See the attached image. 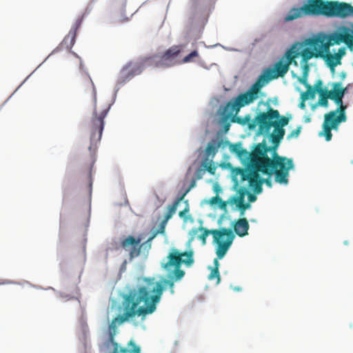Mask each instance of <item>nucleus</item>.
Instances as JSON below:
<instances>
[{
  "mask_svg": "<svg viewBox=\"0 0 353 353\" xmlns=\"http://www.w3.org/2000/svg\"><path fill=\"white\" fill-rule=\"evenodd\" d=\"M235 290H240V288H235Z\"/></svg>",
  "mask_w": 353,
  "mask_h": 353,
  "instance_id": "obj_56",
  "label": "nucleus"
},
{
  "mask_svg": "<svg viewBox=\"0 0 353 353\" xmlns=\"http://www.w3.org/2000/svg\"><path fill=\"white\" fill-rule=\"evenodd\" d=\"M208 171L209 172H210L211 174H214V169H213L211 166H209V167L208 168Z\"/></svg>",
  "mask_w": 353,
  "mask_h": 353,
  "instance_id": "obj_55",
  "label": "nucleus"
},
{
  "mask_svg": "<svg viewBox=\"0 0 353 353\" xmlns=\"http://www.w3.org/2000/svg\"><path fill=\"white\" fill-rule=\"evenodd\" d=\"M254 148L252 152H249L246 149H243L242 151L239 154L237 157L242 161L244 163L247 164L245 169H251L256 168L261 165L260 159H254Z\"/></svg>",
  "mask_w": 353,
  "mask_h": 353,
  "instance_id": "obj_24",
  "label": "nucleus"
},
{
  "mask_svg": "<svg viewBox=\"0 0 353 353\" xmlns=\"http://www.w3.org/2000/svg\"><path fill=\"white\" fill-rule=\"evenodd\" d=\"M263 183V179L261 181V183H258L255 188H253L254 192L256 194H260L262 192V184Z\"/></svg>",
  "mask_w": 353,
  "mask_h": 353,
  "instance_id": "obj_45",
  "label": "nucleus"
},
{
  "mask_svg": "<svg viewBox=\"0 0 353 353\" xmlns=\"http://www.w3.org/2000/svg\"><path fill=\"white\" fill-rule=\"evenodd\" d=\"M344 54V48H340L339 52L334 54H331L330 50L327 51L322 50L321 56L320 58L323 59L326 61L328 66L333 69L338 64L341 63V59Z\"/></svg>",
  "mask_w": 353,
  "mask_h": 353,
  "instance_id": "obj_22",
  "label": "nucleus"
},
{
  "mask_svg": "<svg viewBox=\"0 0 353 353\" xmlns=\"http://www.w3.org/2000/svg\"><path fill=\"white\" fill-rule=\"evenodd\" d=\"M173 274L174 276L172 279H174V281H179L184 276L185 272L181 270L180 268H174Z\"/></svg>",
  "mask_w": 353,
  "mask_h": 353,
  "instance_id": "obj_40",
  "label": "nucleus"
},
{
  "mask_svg": "<svg viewBox=\"0 0 353 353\" xmlns=\"http://www.w3.org/2000/svg\"><path fill=\"white\" fill-rule=\"evenodd\" d=\"M228 203H229V202H228V201H225L221 200V202L219 203V208L221 210H225L227 208Z\"/></svg>",
  "mask_w": 353,
  "mask_h": 353,
  "instance_id": "obj_49",
  "label": "nucleus"
},
{
  "mask_svg": "<svg viewBox=\"0 0 353 353\" xmlns=\"http://www.w3.org/2000/svg\"><path fill=\"white\" fill-rule=\"evenodd\" d=\"M110 109L108 106L103 109L99 114L97 112L96 108L93 113V117L90 123V145L89 150L91 151L92 148L95 150L97 143L101 141L102 132L104 128V119L106 117Z\"/></svg>",
  "mask_w": 353,
  "mask_h": 353,
  "instance_id": "obj_9",
  "label": "nucleus"
},
{
  "mask_svg": "<svg viewBox=\"0 0 353 353\" xmlns=\"http://www.w3.org/2000/svg\"><path fill=\"white\" fill-rule=\"evenodd\" d=\"M168 221L163 219V220L161 222V223L159 225V228L157 230L154 231L152 232V234L151 236L146 241V243H148L150 241H152L158 234H164L165 226L167 225Z\"/></svg>",
  "mask_w": 353,
  "mask_h": 353,
  "instance_id": "obj_34",
  "label": "nucleus"
},
{
  "mask_svg": "<svg viewBox=\"0 0 353 353\" xmlns=\"http://www.w3.org/2000/svg\"><path fill=\"white\" fill-rule=\"evenodd\" d=\"M81 23V18H78L76 20L70 32L62 41L61 44L62 47H65L67 49H71L72 48L75 43L77 30L80 28Z\"/></svg>",
  "mask_w": 353,
  "mask_h": 353,
  "instance_id": "obj_23",
  "label": "nucleus"
},
{
  "mask_svg": "<svg viewBox=\"0 0 353 353\" xmlns=\"http://www.w3.org/2000/svg\"><path fill=\"white\" fill-rule=\"evenodd\" d=\"M219 146V143H209L205 149L206 155L213 157L217 153Z\"/></svg>",
  "mask_w": 353,
  "mask_h": 353,
  "instance_id": "obj_35",
  "label": "nucleus"
},
{
  "mask_svg": "<svg viewBox=\"0 0 353 353\" xmlns=\"http://www.w3.org/2000/svg\"><path fill=\"white\" fill-rule=\"evenodd\" d=\"M347 106L345 105H341L339 106V108L335 110L334 111H337V114L339 115H343L344 119L347 120V116L345 114V110H346Z\"/></svg>",
  "mask_w": 353,
  "mask_h": 353,
  "instance_id": "obj_44",
  "label": "nucleus"
},
{
  "mask_svg": "<svg viewBox=\"0 0 353 353\" xmlns=\"http://www.w3.org/2000/svg\"><path fill=\"white\" fill-rule=\"evenodd\" d=\"M328 1L307 0L300 8H292L285 17V21H290L304 16H324L326 15Z\"/></svg>",
  "mask_w": 353,
  "mask_h": 353,
  "instance_id": "obj_7",
  "label": "nucleus"
},
{
  "mask_svg": "<svg viewBox=\"0 0 353 353\" xmlns=\"http://www.w3.org/2000/svg\"><path fill=\"white\" fill-rule=\"evenodd\" d=\"M280 117L279 112L269 107L266 112H259L255 117L254 121L249 124V129L254 130L256 125H259L258 134H269L271 128L274 129L283 128L289 122L288 118L281 117L279 121H274Z\"/></svg>",
  "mask_w": 353,
  "mask_h": 353,
  "instance_id": "obj_5",
  "label": "nucleus"
},
{
  "mask_svg": "<svg viewBox=\"0 0 353 353\" xmlns=\"http://www.w3.org/2000/svg\"><path fill=\"white\" fill-rule=\"evenodd\" d=\"M263 183H265L268 187H270V188L272 187V181L270 179H263Z\"/></svg>",
  "mask_w": 353,
  "mask_h": 353,
  "instance_id": "obj_51",
  "label": "nucleus"
},
{
  "mask_svg": "<svg viewBox=\"0 0 353 353\" xmlns=\"http://www.w3.org/2000/svg\"><path fill=\"white\" fill-rule=\"evenodd\" d=\"M248 199L250 202H254L256 199V196L254 194L248 193Z\"/></svg>",
  "mask_w": 353,
  "mask_h": 353,
  "instance_id": "obj_50",
  "label": "nucleus"
},
{
  "mask_svg": "<svg viewBox=\"0 0 353 353\" xmlns=\"http://www.w3.org/2000/svg\"><path fill=\"white\" fill-rule=\"evenodd\" d=\"M350 16H353V6L350 4L338 1H328L326 17L345 19Z\"/></svg>",
  "mask_w": 353,
  "mask_h": 353,
  "instance_id": "obj_15",
  "label": "nucleus"
},
{
  "mask_svg": "<svg viewBox=\"0 0 353 353\" xmlns=\"http://www.w3.org/2000/svg\"><path fill=\"white\" fill-rule=\"evenodd\" d=\"M299 82L303 84L306 88H307L308 85H310V84L307 83V76L306 75H305L303 77L300 78L299 79Z\"/></svg>",
  "mask_w": 353,
  "mask_h": 353,
  "instance_id": "obj_47",
  "label": "nucleus"
},
{
  "mask_svg": "<svg viewBox=\"0 0 353 353\" xmlns=\"http://www.w3.org/2000/svg\"><path fill=\"white\" fill-rule=\"evenodd\" d=\"M305 101H303L301 100V102L299 104V108H301V109H305Z\"/></svg>",
  "mask_w": 353,
  "mask_h": 353,
  "instance_id": "obj_53",
  "label": "nucleus"
},
{
  "mask_svg": "<svg viewBox=\"0 0 353 353\" xmlns=\"http://www.w3.org/2000/svg\"><path fill=\"white\" fill-rule=\"evenodd\" d=\"M279 145L268 146L265 139L254 145V159H260L261 165L274 172L275 181L281 184L288 183L289 171L294 168L292 159L279 155Z\"/></svg>",
  "mask_w": 353,
  "mask_h": 353,
  "instance_id": "obj_3",
  "label": "nucleus"
},
{
  "mask_svg": "<svg viewBox=\"0 0 353 353\" xmlns=\"http://www.w3.org/2000/svg\"><path fill=\"white\" fill-rule=\"evenodd\" d=\"M263 82L266 85L268 83H269L271 80L277 79L279 75H277V73L274 68H268L266 69L262 74H261L259 77Z\"/></svg>",
  "mask_w": 353,
  "mask_h": 353,
  "instance_id": "obj_29",
  "label": "nucleus"
},
{
  "mask_svg": "<svg viewBox=\"0 0 353 353\" xmlns=\"http://www.w3.org/2000/svg\"><path fill=\"white\" fill-rule=\"evenodd\" d=\"M181 48L182 46H173L161 56L157 54L150 56L152 68H167L179 63L177 58L181 52Z\"/></svg>",
  "mask_w": 353,
  "mask_h": 353,
  "instance_id": "obj_10",
  "label": "nucleus"
},
{
  "mask_svg": "<svg viewBox=\"0 0 353 353\" xmlns=\"http://www.w3.org/2000/svg\"><path fill=\"white\" fill-rule=\"evenodd\" d=\"M265 85L259 77L247 92L232 99L226 103L224 107V113L228 116H231L234 113L238 114L241 108L249 105L258 98L259 91Z\"/></svg>",
  "mask_w": 353,
  "mask_h": 353,
  "instance_id": "obj_6",
  "label": "nucleus"
},
{
  "mask_svg": "<svg viewBox=\"0 0 353 353\" xmlns=\"http://www.w3.org/2000/svg\"><path fill=\"white\" fill-rule=\"evenodd\" d=\"M279 145L268 146L265 139L254 145V159H260L261 165L274 172L275 181L281 184L288 183L289 171L294 168L292 159L279 155Z\"/></svg>",
  "mask_w": 353,
  "mask_h": 353,
  "instance_id": "obj_2",
  "label": "nucleus"
},
{
  "mask_svg": "<svg viewBox=\"0 0 353 353\" xmlns=\"http://www.w3.org/2000/svg\"><path fill=\"white\" fill-rule=\"evenodd\" d=\"M185 196V194L181 196V197L176 199L174 202L172 204L168 206V211L166 212L164 219L169 221L172 216L175 214L177 206L179 203L182 201Z\"/></svg>",
  "mask_w": 353,
  "mask_h": 353,
  "instance_id": "obj_32",
  "label": "nucleus"
},
{
  "mask_svg": "<svg viewBox=\"0 0 353 353\" xmlns=\"http://www.w3.org/2000/svg\"><path fill=\"white\" fill-rule=\"evenodd\" d=\"M285 58H282L274 65V69L279 77H283L288 71L290 65L294 63L297 65V62L293 59V57L288 51Z\"/></svg>",
  "mask_w": 353,
  "mask_h": 353,
  "instance_id": "obj_21",
  "label": "nucleus"
},
{
  "mask_svg": "<svg viewBox=\"0 0 353 353\" xmlns=\"http://www.w3.org/2000/svg\"><path fill=\"white\" fill-rule=\"evenodd\" d=\"M168 261L162 264V267L168 270L171 267L181 268L182 263L190 267L194 263L193 251L181 252L179 250L172 248L168 256Z\"/></svg>",
  "mask_w": 353,
  "mask_h": 353,
  "instance_id": "obj_13",
  "label": "nucleus"
},
{
  "mask_svg": "<svg viewBox=\"0 0 353 353\" xmlns=\"http://www.w3.org/2000/svg\"><path fill=\"white\" fill-rule=\"evenodd\" d=\"M195 185H196V181H195V180H192V181H191V183H190V187H189L188 190L186 191V192H188L191 188H194V187L195 186Z\"/></svg>",
  "mask_w": 353,
  "mask_h": 353,
  "instance_id": "obj_52",
  "label": "nucleus"
},
{
  "mask_svg": "<svg viewBox=\"0 0 353 353\" xmlns=\"http://www.w3.org/2000/svg\"><path fill=\"white\" fill-rule=\"evenodd\" d=\"M230 150L232 153L235 154L236 156L239 155V154L242 151L243 149L242 147L241 143H232L230 145Z\"/></svg>",
  "mask_w": 353,
  "mask_h": 353,
  "instance_id": "obj_39",
  "label": "nucleus"
},
{
  "mask_svg": "<svg viewBox=\"0 0 353 353\" xmlns=\"http://www.w3.org/2000/svg\"><path fill=\"white\" fill-rule=\"evenodd\" d=\"M301 129H302V126L299 125L295 130H293L290 133H289L288 134L287 139H291L297 138L301 133Z\"/></svg>",
  "mask_w": 353,
  "mask_h": 353,
  "instance_id": "obj_41",
  "label": "nucleus"
},
{
  "mask_svg": "<svg viewBox=\"0 0 353 353\" xmlns=\"http://www.w3.org/2000/svg\"><path fill=\"white\" fill-rule=\"evenodd\" d=\"M339 32L343 43L349 47H353V26L352 27L341 26Z\"/></svg>",
  "mask_w": 353,
  "mask_h": 353,
  "instance_id": "obj_26",
  "label": "nucleus"
},
{
  "mask_svg": "<svg viewBox=\"0 0 353 353\" xmlns=\"http://www.w3.org/2000/svg\"><path fill=\"white\" fill-rule=\"evenodd\" d=\"M340 36L339 31L331 35L320 34L313 38L312 43L316 47L321 48V50H324L327 51L330 50V46L343 43Z\"/></svg>",
  "mask_w": 353,
  "mask_h": 353,
  "instance_id": "obj_16",
  "label": "nucleus"
},
{
  "mask_svg": "<svg viewBox=\"0 0 353 353\" xmlns=\"http://www.w3.org/2000/svg\"><path fill=\"white\" fill-rule=\"evenodd\" d=\"M164 285L169 286L172 294L174 293V281L171 279H162L157 281L154 278L143 279L141 284L130 290L123 297L122 305L124 312L112 320L110 327L115 328L117 323L122 324L136 315L140 316L153 313L161 300Z\"/></svg>",
  "mask_w": 353,
  "mask_h": 353,
  "instance_id": "obj_1",
  "label": "nucleus"
},
{
  "mask_svg": "<svg viewBox=\"0 0 353 353\" xmlns=\"http://www.w3.org/2000/svg\"><path fill=\"white\" fill-rule=\"evenodd\" d=\"M185 203H186L185 208H184V210H183L182 211H180L179 212V216L181 219H183L185 221H188V217H187L186 214L190 211V207H189V204L188 203V201H185Z\"/></svg>",
  "mask_w": 353,
  "mask_h": 353,
  "instance_id": "obj_42",
  "label": "nucleus"
},
{
  "mask_svg": "<svg viewBox=\"0 0 353 353\" xmlns=\"http://www.w3.org/2000/svg\"><path fill=\"white\" fill-rule=\"evenodd\" d=\"M320 94V98L319 100V105L327 108L328 106V99H331V97L330 96L328 93V90L325 91L324 92H322Z\"/></svg>",
  "mask_w": 353,
  "mask_h": 353,
  "instance_id": "obj_37",
  "label": "nucleus"
},
{
  "mask_svg": "<svg viewBox=\"0 0 353 353\" xmlns=\"http://www.w3.org/2000/svg\"><path fill=\"white\" fill-rule=\"evenodd\" d=\"M345 121H346L344 119L343 115L337 114V111L329 112L324 115L323 131L320 132L319 135H323L325 140L330 141L332 137V130H337L339 125Z\"/></svg>",
  "mask_w": 353,
  "mask_h": 353,
  "instance_id": "obj_14",
  "label": "nucleus"
},
{
  "mask_svg": "<svg viewBox=\"0 0 353 353\" xmlns=\"http://www.w3.org/2000/svg\"><path fill=\"white\" fill-rule=\"evenodd\" d=\"M237 193V196H230L228 199V202L231 205L235 204L236 208L241 211V215H243L245 210L250 206V203H246L245 202V196L248 192L246 188L241 187L239 188Z\"/></svg>",
  "mask_w": 353,
  "mask_h": 353,
  "instance_id": "obj_19",
  "label": "nucleus"
},
{
  "mask_svg": "<svg viewBox=\"0 0 353 353\" xmlns=\"http://www.w3.org/2000/svg\"><path fill=\"white\" fill-rule=\"evenodd\" d=\"M259 172L268 175L274 174V172H272L270 170L261 165L251 169L237 168L236 170V174L240 176L241 181L243 182L248 181V186L252 189L255 188L258 183H261L263 179H261Z\"/></svg>",
  "mask_w": 353,
  "mask_h": 353,
  "instance_id": "obj_11",
  "label": "nucleus"
},
{
  "mask_svg": "<svg viewBox=\"0 0 353 353\" xmlns=\"http://www.w3.org/2000/svg\"><path fill=\"white\" fill-rule=\"evenodd\" d=\"M209 234L213 236L214 242L216 243V254L219 259H223L230 248L235 237L230 228H221L219 230H208L202 226L193 228L188 232V244L196 239L201 241L203 245L206 244V239Z\"/></svg>",
  "mask_w": 353,
  "mask_h": 353,
  "instance_id": "obj_4",
  "label": "nucleus"
},
{
  "mask_svg": "<svg viewBox=\"0 0 353 353\" xmlns=\"http://www.w3.org/2000/svg\"><path fill=\"white\" fill-rule=\"evenodd\" d=\"M199 57V52L197 50H194L192 52H191L190 54H188L187 56L184 57L183 59L181 61V63H190L192 61H194L195 58H198Z\"/></svg>",
  "mask_w": 353,
  "mask_h": 353,
  "instance_id": "obj_38",
  "label": "nucleus"
},
{
  "mask_svg": "<svg viewBox=\"0 0 353 353\" xmlns=\"http://www.w3.org/2000/svg\"><path fill=\"white\" fill-rule=\"evenodd\" d=\"M140 245H142L144 246V245H146V246H148L149 248H151V241L148 242V243H146V241L142 244H141Z\"/></svg>",
  "mask_w": 353,
  "mask_h": 353,
  "instance_id": "obj_54",
  "label": "nucleus"
},
{
  "mask_svg": "<svg viewBox=\"0 0 353 353\" xmlns=\"http://www.w3.org/2000/svg\"><path fill=\"white\" fill-rule=\"evenodd\" d=\"M307 88V91L303 92L301 94V99L303 101H307L309 99H314L315 97V90L311 85H308Z\"/></svg>",
  "mask_w": 353,
  "mask_h": 353,
  "instance_id": "obj_36",
  "label": "nucleus"
},
{
  "mask_svg": "<svg viewBox=\"0 0 353 353\" xmlns=\"http://www.w3.org/2000/svg\"><path fill=\"white\" fill-rule=\"evenodd\" d=\"M322 85H323V82L321 80H318L315 85H314V90H315V92H318L319 94H321L322 92H324L325 91H326L327 90H324L323 88H322Z\"/></svg>",
  "mask_w": 353,
  "mask_h": 353,
  "instance_id": "obj_43",
  "label": "nucleus"
},
{
  "mask_svg": "<svg viewBox=\"0 0 353 353\" xmlns=\"http://www.w3.org/2000/svg\"><path fill=\"white\" fill-rule=\"evenodd\" d=\"M312 40L313 38H310L305 40V43H297L292 46L289 52L294 60L301 56L303 62L306 63L312 57L319 58L321 56V48H316Z\"/></svg>",
  "mask_w": 353,
  "mask_h": 353,
  "instance_id": "obj_8",
  "label": "nucleus"
},
{
  "mask_svg": "<svg viewBox=\"0 0 353 353\" xmlns=\"http://www.w3.org/2000/svg\"><path fill=\"white\" fill-rule=\"evenodd\" d=\"M79 85L84 92L91 90L94 101H96V88L92 79L88 74H82L79 81Z\"/></svg>",
  "mask_w": 353,
  "mask_h": 353,
  "instance_id": "obj_25",
  "label": "nucleus"
},
{
  "mask_svg": "<svg viewBox=\"0 0 353 353\" xmlns=\"http://www.w3.org/2000/svg\"><path fill=\"white\" fill-rule=\"evenodd\" d=\"M223 114L227 117H231V121L232 122L237 123H239L240 125H245L248 124V126L249 127V124L254 121V120L251 119V116L250 114H247L244 117H237L236 116L237 114H236V113H234L231 116H228L224 112H223Z\"/></svg>",
  "mask_w": 353,
  "mask_h": 353,
  "instance_id": "obj_30",
  "label": "nucleus"
},
{
  "mask_svg": "<svg viewBox=\"0 0 353 353\" xmlns=\"http://www.w3.org/2000/svg\"><path fill=\"white\" fill-rule=\"evenodd\" d=\"M268 134L272 144L279 145L285 135V130L283 128L274 129L273 133Z\"/></svg>",
  "mask_w": 353,
  "mask_h": 353,
  "instance_id": "obj_31",
  "label": "nucleus"
},
{
  "mask_svg": "<svg viewBox=\"0 0 353 353\" xmlns=\"http://www.w3.org/2000/svg\"><path fill=\"white\" fill-rule=\"evenodd\" d=\"M221 200L222 199L221 197H219V196H215L210 199V203L211 205L219 204Z\"/></svg>",
  "mask_w": 353,
  "mask_h": 353,
  "instance_id": "obj_46",
  "label": "nucleus"
},
{
  "mask_svg": "<svg viewBox=\"0 0 353 353\" xmlns=\"http://www.w3.org/2000/svg\"><path fill=\"white\" fill-rule=\"evenodd\" d=\"M343 97H338V98L331 99V100H333L335 102V103L339 106L341 105H343Z\"/></svg>",
  "mask_w": 353,
  "mask_h": 353,
  "instance_id": "obj_48",
  "label": "nucleus"
},
{
  "mask_svg": "<svg viewBox=\"0 0 353 353\" xmlns=\"http://www.w3.org/2000/svg\"><path fill=\"white\" fill-rule=\"evenodd\" d=\"M249 228L248 221L245 218L239 219L234 225V232L241 237L248 234Z\"/></svg>",
  "mask_w": 353,
  "mask_h": 353,
  "instance_id": "obj_27",
  "label": "nucleus"
},
{
  "mask_svg": "<svg viewBox=\"0 0 353 353\" xmlns=\"http://www.w3.org/2000/svg\"><path fill=\"white\" fill-rule=\"evenodd\" d=\"M152 67L150 57H143L137 62H129L121 70L120 81L125 83L136 75L140 74L146 68Z\"/></svg>",
  "mask_w": 353,
  "mask_h": 353,
  "instance_id": "obj_12",
  "label": "nucleus"
},
{
  "mask_svg": "<svg viewBox=\"0 0 353 353\" xmlns=\"http://www.w3.org/2000/svg\"><path fill=\"white\" fill-rule=\"evenodd\" d=\"M346 90V88H342V83L341 82H336L333 83V90L330 91L328 90V93L331 99L343 97Z\"/></svg>",
  "mask_w": 353,
  "mask_h": 353,
  "instance_id": "obj_28",
  "label": "nucleus"
},
{
  "mask_svg": "<svg viewBox=\"0 0 353 353\" xmlns=\"http://www.w3.org/2000/svg\"><path fill=\"white\" fill-rule=\"evenodd\" d=\"M219 258L214 259V268L212 269V271L209 275V279L212 280L214 278L217 279V283L220 282L221 278L219 271Z\"/></svg>",
  "mask_w": 353,
  "mask_h": 353,
  "instance_id": "obj_33",
  "label": "nucleus"
},
{
  "mask_svg": "<svg viewBox=\"0 0 353 353\" xmlns=\"http://www.w3.org/2000/svg\"><path fill=\"white\" fill-rule=\"evenodd\" d=\"M141 241V237H134L129 235L121 241V246L125 250H130V257L133 259L139 256L141 253V248L142 245H140Z\"/></svg>",
  "mask_w": 353,
  "mask_h": 353,
  "instance_id": "obj_18",
  "label": "nucleus"
},
{
  "mask_svg": "<svg viewBox=\"0 0 353 353\" xmlns=\"http://www.w3.org/2000/svg\"><path fill=\"white\" fill-rule=\"evenodd\" d=\"M109 343L112 345L113 350L112 353H140L141 348L137 345L135 343L131 340L128 343V347H119L118 343L114 341V336L110 334L108 339Z\"/></svg>",
  "mask_w": 353,
  "mask_h": 353,
  "instance_id": "obj_20",
  "label": "nucleus"
},
{
  "mask_svg": "<svg viewBox=\"0 0 353 353\" xmlns=\"http://www.w3.org/2000/svg\"><path fill=\"white\" fill-rule=\"evenodd\" d=\"M340 36L339 31L331 35L320 34L313 38L312 43L316 47L321 48V50H324L327 51L330 50V46L343 43Z\"/></svg>",
  "mask_w": 353,
  "mask_h": 353,
  "instance_id": "obj_17",
  "label": "nucleus"
}]
</instances>
